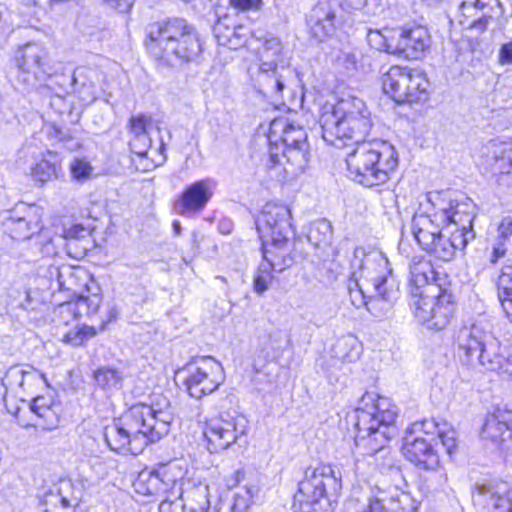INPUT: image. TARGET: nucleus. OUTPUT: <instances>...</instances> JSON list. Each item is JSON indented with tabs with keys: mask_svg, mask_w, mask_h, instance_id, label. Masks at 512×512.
Returning a JSON list of instances; mask_svg holds the SVG:
<instances>
[{
	"mask_svg": "<svg viewBox=\"0 0 512 512\" xmlns=\"http://www.w3.org/2000/svg\"><path fill=\"white\" fill-rule=\"evenodd\" d=\"M414 316L427 329L443 330L451 322L455 312L453 296L445 290L433 293H413Z\"/></svg>",
	"mask_w": 512,
	"mask_h": 512,
	"instance_id": "10",
	"label": "nucleus"
},
{
	"mask_svg": "<svg viewBox=\"0 0 512 512\" xmlns=\"http://www.w3.org/2000/svg\"><path fill=\"white\" fill-rule=\"evenodd\" d=\"M507 251L508 244L493 240V243L491 245V253L489 257L490 263L496 264L500 259L505 257Z\"/></svg>",
	"mask_w": 512,
	"mask_h": 512,
	"instance_id": "60",
	"label": "nucleus"
},
{
	"mask_svg": "<svg viewBox=\"0 0 512 512\" xmlns=\"http://www.w3.org/2000/svg\"><path fill=\"white\" fill-rule=\"evenodd\" d=\"M482 435L502 451L504 439L512 435V411L498 409L489 415L484 423Z\"/></svg>",
	"mask_w": 512,
	"mask_h": 512,
	"instance_id": "30",
	"label": "nucleus"
},
{
	"mask_svg": "<svg viewBox=\"0 0 512 512\" xmlns=\"http://www.w3.org/2000/svg\"><path fill=\"white\" fill-rule=\"evenodd\" d=\"M70 175L73 180L79 183L88 181L93 174V167L84 158L75 157L69 165Z\"/></svg>",
	"mask_w": 512,
	"mask_h": 512,
	"instance_id": "51",
	"label": "nucleus"
},
{
	"mask_svg": "<svg viewBox=\"0 0 512 512\" xmlns=\"http://www.w3.org/2000/svg\"><path fill=\"white\" fill-rule=\"evenodd\" d=\"M54 401L51 397L37 396L33 398L31 410L49 425H55L57 414L53 410Z\"/></svg>",
	"mask_w": 512,
	"mask_h": 512,
	"instance_id": "46",
	"label": "nucleus"
},
{
	"mask_svg": "<svg viewBox=\"0 0 512 512\" xmlns=\"http://www.w3.org/2000/svg\"><path fill=\"white\" fill-rule=\"evenodd\" d=\"M435 238L433 243H429L422 250L444 262L453 260L457 251L464 249L469 241L467 234L457 233L451 228L445 229Z\"/></svg>",
	"mask_w": 512,
	"mask_h": 512,
	"instance_id": "24",
	"label": "nucleus"
},
{
	"mask_svg": "<svg viewBox=\"0 0 512 512\" xmlns=\"http://www.w3.org/2000/svg\"><path fill=\"white\" fill-rule=\"evenodd\" d=\"M370 116L361 99L347 98L324 105L319 119L322 138L328 144L340 148L345 141H352L353 148L346 156L347 169L352 179L365 187L388 182L399 164L390 142L366 138L372 127Z\"/></svg>",
	"mask_w": 512,
	"mask_h": 512,
	"instance_id": "1",
	"label": "nucleus"
},
{
	"mask_svg": "<svg viewBox=\"0 0 512 512\" xmlns=\"http://www.w3.org/2000/svg\"><path fill=\"white\" fill-rule=\"evenodd\" d=\"M308 24L311 36L323 41L335 33V13L328 6L318 5L313 8Z\"/></svg>",
	"mask_w": 512,
	"mask_h": 512,
	"instance_id": "33",
	"label": "nucleus"
},
{
	"mask_svg": "<svg viewBox=\"0 0 512 512\" xmlns=\"http://www.w3.org/2000/svg\"><path fill=\"white\" fill-rule=\"evenodd\" d=\"M5 231L15 240H27L42 229L41 209L35 205L20 204L2 216Z\"/></svg>",
	"mask_w": 512,
	"mask_h": 512,
	"instance_id": "16",
	"label": "nucleus"
},
{
	"mask_svg": "<svg viewBox=\"0 0 512 512\" xmlns=\"http://www.w3.org/2000/svg\"><path fill=\"white\" fill-rule=\"evenodd\" d=\"M229 5L242 12L258 11L263 6V0H228Z\"/></svg>",
	"mask_w": 512,
	"mask_h": 512,
	"instance_id": "58",
	"label": "nucleus"
},
{
	"mask_svg": "<svg viewBox=\"0 0 512 512\" xmlns=\"http://www.w3.org/2000/svg\"><path fill=\"white\" fill-rule=\"evenodd\" d=\"M256 228L262 239L280 236L294 237L290 208L281 203L265 204L256 220Z\"/></svg>",
	"mask_w": 512,
	"mask_h": 512,
	"instance_id": "18",
	"label": "nucleus"
},
{
	"mask_svg": "<svg viewBox=\"0 0 512 512\" xmlns=\"http://www.w3.org/2000/svg\"><path fill=\"white\" fill-rule=\"evenodd\" d=\"M456 435L454 428L445 422L439 424L434 419L415 422L406 431L403 454L423 469H434L439 464L437 440L451 455L457 448Z\"/></svg>",
	"mask_w": 512,
	"mask_h": 512,
	"instance_id": "5",
	"label": "nucleus"
},
{
	"mask_svg": "<svg viewBox=\"0 0 512 512\" xmlns=\"http://www.w3.org/2000/svg\"><path fill=\"white\" fill-rule=\"evenodd\" d=\"M341 479L329 465L309 466L294 495L295 512H318L335 502L341 490Z\"/></svg>",
	"mask_w": 512,
	"mask_h": 512,
	"instance_id": "6",
	"label": "nucleus"
},
{
	"mask_svg": "<svg viewBox=\"0 0 512 512\" xmlns=\"http://www.w3.org/2000/svg\"><path fill=\"white\" fill-rule=\"evenodd\" d=\"M447 217L441 214L438 209L427 208L425 211L416 212L411 220V232L413 237L423 249L429 243H433L436 236L445 229L447 226Z\"/></svg>",
	"mask_w": 512,
	"mask_h": 512,
	"instance_id": "21",
	"label": "nucleus"
},
{
	"mask_svg": "<svg viewBox=\"0 0 512 512\" xmlns=\"http://www.w3.org/2000/svg\"><path fill=\"white\" fill-rule=\"evenodd\" d=\"M81 490L71 479H60L39 495V512H78Z\"/></svg>",
	"mask_w": 512,
	"mask_h": 512,
	"instance_id": "17",
	"label": "nucleus"
},
{
	"mask_svg": "<svg viewBox=\"0 0 512 512\" xmlns=\"http://www.w3.org/2000/svg\"><path fill=\"white\" fill-rule=\"evenodd\" d=\"M58 282L61 288L79 294L85 288L90 292L96 283L87 271L81 267H65L58 273Z\"/></svg>",
	"mask_w": 512,
	"mask_h": 512,
	"instance_id": "34",
	"label": "nucleus"
},
{
	"mask_svg": "<svg viewBox=\"0 0 512 512\" xmlns=\"http://www.w3.org/2000/svg\"><path fill=\"white\" fill-rule=\"evenodd\" d=\"M96 334V329L93 326L83 325L65 333L62 341L70 346L78 347L96 336Z\"/></svg>",
	"mask_w": 512,
	"mask_h": 512,
	"instance_id": "47",
	"label": "nucleus"
},
{
	"mask_svg": "<svg viewBox=\"0 0 512 512\" xmlns=\"http://www.w3.org/2000/svg\"><path fill=\"white\" fill-rule=\"evenodd\" d=\"M335 63L338 68L346 72L357 70V56L352 49L340 50L335 57Z\"/></svg>",
	"mask_w": 512,
	"mask_h": 512,
	"instance_id": "53",
	"label": "nucleus"
},
{
	"mask_svg": "<svg viewBox=\"0 0 512 512\" xmlns=\"http://www.w3.org/2000/svg\"><path fill=\"white\" fill-rule=\"evenodd\" d=\"M181 504L173 502L169 496L164 498L159 504V512H177Z\"/></svg>",
	"mask_w": 512,
	"mask_h": 512,
	"instance_id": "62",
	"label": "nucleus"
},
{
	"mask_svg": "<svg viewBox=\"0 0 512 512\" xmlns=\"http://www.w3.org/2000/svg\"><path fill=\"white\" fill-rule=\"evenodd\" d=\"M270 240V244L263 246V261L272 267L275 273H281L294 263V240L293 237L286 236Z\"/></svg>",
	"mask_w": 512,
	"mask_h": 512,
	"instance_id": "25",
	"label": "nucleus"
},
{
	"mask_svg": "<svg viewBox=\"0 0 512 512\" xmlns=\"http://www.w3.org/2000/svg\"><path fill=\"white\" fill-rule=\"evenodd\" d=\"M396 35V28L370 29L367 33V42L371 48L377 51L396 55L399 53V42H397Z\"/></svg>",
	"mask_w": 512,
	"mask_h": 512,
	"instance_id": "36",
	"label": "nucleus"
},
{
	"mask_svg": "<svg viewBox=\"0 0 512 512\" xmlns=\"http://www.w3.org/2000/svg\"><path fill=\"white\" fill-rule=\"evenodd\" d=\"M280 139L282 146H306L307 134L301 126H295L285 118L275 119L270 124V145Z\"/></svg>",
	"mask_w": 512,
	"mask_h": 512,
	"instance_id": "31",
	"label": "nucleus"
},
{
	"mask_svg": "<svg viewBox=\"0 0 512 512\" xmlns=\"http://www.w3.org/2000/svg\"><path fill=\"white\" fill-rule=\"evenodd\" d=\"M17 66V80L26 89L36 88L37 84L45 81L52 72L47 51L35 43H29L19 50Z\"/></svg>",
	"mask_w": 512,
	"mask_h": 512,
	"instance_id": "13",
	"label": "nucleus"
},
{
	"mask_svg": "<svg viewBox=\"0 0 512 512\" xmlns=\"http://www.w3.org/2000/svg\"><path fill=\"white\" fill-rule=\"evenodd\" d=\"M512 236V219L509 216L503 217L497 226L495 241L509 244Z\"/></svg>",
	"mask_w": 512,
	"mask_h": 512,
	"instance_id": "56",
	"label": "nucleus"
},
{
	"mask_svg": "<svg viewBox=\"0 0 512 512\" xmlns=\"http://www.w3.org/2000/svg\"><path fill=\"white\" fill-rule=\"evenodd\" d=\"M211 489L207 479L193 481L184 490L178 488V496L182 499V512H208Z\"/></svg>",
	"mask_w": 512,
	"mask_h": 512,
	"instance_id": "27",
	"label": "nucleus"
},
{
	"mask_svg": "<svg viewBox=\"0 0 512 512\" xmlns=\"http://www.w3.org/2000/svg\"><path fill=\"white\" fill-rule=\"evenodd\" d=\"M397 408L393 402L374 392H366L356 410L355 443L374 454L395 435Z\"/></svg>",
	"mask_w": 512,
	"mask_h": 512,
	"instance_id": "4",
	"label": "nucleus"
},
{
	"mask_svg": "<svg viewBox=\"0 0 512 512\" xmlns=\"http://www.w3.org/2000/svg\"><path fill=\"white\" fill-rule=\"evenodd\" d=\"M248 421L243 416L215 417L206 421L204 436L211 453L226 450L240 437L246 435Z\"/></svg>",
	"mask_w": 512,
	"mask_h": 512,
	"instance_id": "14",
	"label": "nucleus"
},
{
	"mask_svg": "<svg viewBox=\"0 0 512 512\" xmlns=\"http://www.w3.org/2000/svg\"><path fill=\"white\" fill-rule=\"evenodd\" d=\"M357 274L358 272L356 271L352 272L351 277L354 280L351 281L349 285V294L352 304L357 308L365 306L373 316L383 317L391 309L393 303L382 299V297H379L375 292L371 296H366L364 291L366 284L364 282L360 283Z\"/></svg>",
	"mask_w": 512,
	"mask_h": 512,
	"instance_id": "29",
	"label": "nucleus"
},
{
	"mask_svg": "<svg viewBox=\"0 0 512 512\" xmlns=\"http://www.w3.org/2000/svg\"><path fill=\"white\" fill-rule=\"evenodd\" d=\"M146 34L147 49L167 64L196 61L202 53L198 33L184 19L154 22L148 25Z\"/></svg>",
	"mask_w": 512,
	"mask_h": 512,
	"instance_id": "3",
	"label": "nucleus"
},
{
	"mask_svg": "<svg viewBox=\"0 0 512 512\" xmlns=\"http://www.w3.org/2000/svg\"><path fill=\"white\" fill-rule=\"evenodd\" d=\"M512 169V160L510 157L506 156V151L503 155L493 164L491 174L492 175H503L509 174Z\"/></svg>",
	"mask_w": 512,
	"mask_h": 512,
	"instance_id": "59",
	"label": "nucleus"
},
{
	"mask_svg": "<svg viewBox=\"0 0 512 512\" xmlns=\"http://www.w3.org/2000/svg\"><path fill=\"white\" fill-rule=\"evenodd\" d=\"M159 480H161V484H163V489L166 494L170 493L171 496L177 498L178 488H182L180 485V481L183 479L185 475V468L178 460H171L166 463H158L154 467Z\"/></svg>",
	"mask_w": 512,
	"mask_h": 512,
	"instance_id": "35",
	"label": "nucleus"
},
{
	"mask_svg": "<svg viewBox=\"0 0 512 512\" xmlns=\"http://www.w3.org/2000/svg\"><path fill=\"white\" fill-rule=\"evenodd\" d=\"M331 354L342 362H353L360 357L361 344L356 336L348 334L336 340L331 348Z\"/></svg>",
	"mask_w": 512,
	"mask_h": 512,
	"instance_id": "38",
	"label": "nucleus"
},
{
	"mask_svg": "<svg viewBox=\"0 0 512 512\" xmlns=\"http://www.w3.org/2000/svg\"><path fill=\"white\" fill-rule=\"evenodd\" d=\"M134 490L141 495L147 496H165L166 493L163 489V484L155 471L143 470L141 471L133 483Z\"/></svg>",
	"mask_w": 512,
	"mask_h": 512,
	"instance_id": "39",
	"label": "nucleus"
},
{
	"mask_svg": "<svg viewBox=\"0 0 512 512\" xmlns=\"http://www.w3.org/2000/svg\"><path fill=\"white\" fill-rule=\"evenodd\" d=\"M505 145L496 141H489L483 144L477 152V164L485 173H490L494 162L505 152Z\"/></svg>",
	"mask_w": 512,
	"mask_h": 512,
	"instance_id": "43",
	"label": "nucleus"
},
{
	"mask_svg": "<svg viewBox=\"0 0 512 512\" xmlns=\"http://www.w3.org/2000/svg\"><path fill=\"white\" fill-rule=\"evenodd\" d=\"M86 292L87 294H85L84 291L79 293V296L76 300L78 314H80V316L82 314L89 315L96 313L102 302V297L99 292H93L91 294H89L88 291Z\"/></svg>",
	"mask_w": 512,
	"mask_h": 512,
	"instance_id": "49",
	"label": "nucleus"
},
{
	"mask_svg": "<svg viewBox=\"0 0 512 512\" xmlns=\"http://www.w3.org/2000/svg\"><path fill=\"white\" fill-rule=\"evenodd\" d=\"M498 299L507 319L512 323V267L502 270L497 282Z\"/></svg>",
	"mask_w": 512,
	"mask_h": 512,
	"instance_id": "41",
	"label": "nucleus"
},
{
	"mask_svg": "<svg viewBox=\"0 0 512 512\" xmlns=\"http://www.w3.org/2000/svg\"><path fill=\"white\" fill-rule=\"evenodd\" d=\"M426 200L429 206L438 209L448 218V229L467 234L469 240L474 238L472 223L475 218V206L470 199L457 201L452 199L449 192L431 191L427 193Z\"/></svg>",
	"mask_w": 512,
	"mask_h": 512,
	"instance_id": "11",
	"label": "nucleus"
},
{
	"mask_svg": "<svg viewBox=\"0 0 512 512\" xmlns=\"http://www.w3.org/2000/svg\"><path fill=\"white\" fill-rule=\"evenodd\" d=\"M438 281L437 272L432 263L422 257H414L410 264L409 282L414 287L413 293H433L441 290Z\"/></svg>",
	"mask_w": 512,
	"mask_h": 512,
	"instance_id": "26",
	"label": "nucleus"
},
{
	"mask_svg": "<svg viewBox=\"0 0 512 512\" xmlns=\"http://www.w3.org/2000/svg\"><path fill=\"white\" fill-rule=\"evenodd\" d=\"M55 313L62 318L63 322L68 323L70 320L75 319L80 316L78 314V307L75 302H65L60 304Z\"/></svg>",
	"mask_w": 512,
	"mask_h": 512,
	"instance_id": "57",
	"label": "nucleus"
},
{
	"mask_svg": "<svg viewBox=\"0 0 512 512\" xmlns=\"http://www.w3.org/2000/svg\"><path fill=\"white\" fill-rule=\"evenodd\" d=\"M123 378V373L114 368L101 367L94 372V380L103 389L120 388Z\"/></svg>",
	"mask_w": 512,
	"mask_h": 512,
	"instance_id": "45",
	"label": "nucleus"
},
{
	"mask_svg": "<svg viewBox=\"0 0 512 512\" xmlns=\"http://www.w3.org/2000/svg\"><path fill=\"white\" fill-rule=\"evenodd\" d=\"M289 61L279 38H267L258 52L257 63L249 68V74L260 92L278 96L286 86L290 74Z\"/></svg>",
	"mask_w": 512,
	"mask_h": 512,
	"instance_id": "7",
	"label": "nucleus"
},
{
	"mask_svg": "<svg viewBox=\"0 0 512 512\" xmlns=\"http://www.w3.org/2000/svg\"><path fill=\"white\" fill-rule=\"evenodd\" d=\"M472 498L475 505L488 512H512V485L508 482L478 485Z\"/></svg>",
	"mask_w": 512,
	"mask_h": 512,
	"instance_id": "20",
	"label": "nucleus"
},
{
	"mask_svg": "<svg viewBox=\"0 0 512 512\" xmlns=\"http://www.w3.org/2000/svg\"><path fill=\"white\" fill-rule=\"evenodd\" d=\"M459 13V22L464 28L483 33L502 9L499 0H462Z\"/></svg>",
	"mask_w": 512,
	"mask_h": 512,
	"instance_id": "19",
	"label": "nucleus"
},
{
	"mask_svg": "<svg viewBox=\"0 0 512 512\" xmlns=\"http://www.w3.org/2000/svg\"><path fill=\"white\" fill-rule=\"evenodd\" d=\"M151 138L149 134L132 136L129 142L131 151L138 156H146L151 148Z\"/></svg>",
	"mask_w": 512,
	"mask_h": 512,
	"instance_id": "55",
	"label": "nucleus"
},
{
	"mask_svg": "<svg viewBox=\"0 0 512 512\" xmlns=\"http://www.w3.org/2000/svg\"><path fill=\"white\" fill-rule=\"evenodd\" d=\"M215 183L206 178L188 185L176 202L181 215L195 214L202 211L213 196Z\"/></svg>",
	"mask_w": 512,
	"mask_h": 512,
	"instance_id": "22",
	"label": "nucleus"
},
{
	"mask_svg": "<svg viewBox=\"0 0 512 512\" xmlns=\"http://www.w3.org/2000/svg\"><path fill=\"white\" fill-rule=\"evenodd\" d=\"M275 271L266 262L262 261L254 275L253 287L257 294H263L268 290L274 278Z\"/></svg>",
	"mask_w": 512,
	"mask_h": 512,
	"instance_id": "50",
	"label": "nucleus"
},
{
	"mask_svg": "<svg viewBox=\"0 0 512 512\" xmlns=\"http://www.w3.org/2000/svg\"><path fill=\"white\" fill-rule=\"evenodd\" d=\"M409 88L406 103H415L426 100L428 96L429 82L425 75L416 69L409 68Z\"/></svg>",
	"mask_w": 512,
	"mask_h": 512,
	"instance_id": "42",
	"label": "nucleus"
},
{
	"mask_svg": "<svg viewBox=\"0 0 512 512\" xmlns=\"http://www.w3.org/2000/svg\"><path fill=\"white\" fill-rule=\"evenodd\" d=\"M59 169L58 157L55 153L47 152L30 169L31 177L44 184L57 175Z\"/></svg>",
	"mask_w": 512,
	"mask_h": 512,
	"instance_id": "40",
	"label": "nucleus"
},
{
	"mask_svg": "<svg viewBox=\"0 0 512 512\" xmlns=\"http://www.w3.org/2000/svg\"><path fill=\"white\" fill-rule=\"evenodd\" d=\"M498 62L503 66H512V41L501 45L498 52Z\"/></svg>",
	"mask_w": 512,
	"mask_h": 512,
	"instance_id": "61",
	"label": "nucleus"
},
{
	"mask_svg": "<svg viewBox=\"0 0 512 512\" xmlns=\"http://www.w3.org/2000/svg\"><path fill=\"white\" fill-rule=\"evenodd\" d=\"M399 53L411 59L420 58L430 48V35L423 26L396 28Z\"/></svg>",
	"mask_w": 512,
	"mask_h": 512,
	"instance_id": "23",
	"label": "nucleus"
},
{
	"mask_svg": "<svg viewBox=\"0 0 512 512\" xmlns=\"http://www.w3.org/2000/svg\"><path fill=\"white\" fill-rule=\"evenodd\" d=\"M184 371L186 390L196 399L214 392L225 380L221 363L212 357L197 358Z\"/></svg>",
	"mask_w": 512,
	"mask_h": 512,
	"instance_id": "12",
	"label": "nucleus"
},
{
	"mask_svg": "<svg viewBox=\"0 0 512 512\" xmlns=\"http://www.w3.org/2000/svg\"><path fill=\"white\" fill-rule=\"evenodd\" d=\"M309 162V147L282 146L274 142L269 147L267 165L277 171L283 180H293L301 175Z\"/></svg>",
	"mask_w": 512,
	"mask_h": 512,
	"instance_id": "15",
	"label": "nucleus"
},
{
	"mask_svg": "<svg viewBox=\"0 0 512 512\" xmlns=\"http://www.w3.org/2000/svg\"><path fill=\"white\" fill-rule=\"evenodd\" d=\"M332 237V226L327 220L321 219L310 226L307 238L316 248L327 246Z\"/></svg>",
	"mask_w": 512,
	"mask_h": 512,
	"instance_id": "44",
	"label": "nucleus"
},
{
	"mask_svg": "<svg viewBox=\"0 0 512 512\" xmlns=\"http://www.w3.org/2000/svg\"><path fill=\"white\" fill-rule=\"evenodd\" d=\"M43 384L47 385L44 374L32 366L26 365V374L23 381V387H21L20 390V395L23 394L30 396Z\"/></svg>",
	"mask_w": 512,
	"mask_h": 512,
	"instance_id": "48",
	"label": "nucleus"
},
{
	"mask_svg": "<svg viewBox=\"0 0 512 512\" xmlns=\"http://www.w3.org/2000/svg\"><path fill=\"white\" fill-rule=\"evenodd\" d=\"M26 374L25 366H13L9 368L2 379L3 385L7 389H11L16 394L20 395L21 387H23V381Z\"/></svg>",
	"mask_w": 512,
	"mask_h": 512,
	"instance_id": "52",
	"label": "nucleus"
},
{
	"mask_svg": "<svg viewBox=\"0 0 512 512\" xmlns=\"http://www.w3.org/2000/svg\"><path fill=\"white\" fill-rule=\"evenodd\" d=\"M258 493L259 487L257 485H245L233 495L230 501H220L219 503L227 512H248Z\"/></svg>",
	"mask_w": 512,
	"mask_h": 512,
	"instance_id": "37",
	"label": "nucleus"
},
{
	"mask_svg": "<svg viewBox=\"0 0 512 512\" xmlns=\"http://www.w3.org/2000/svg\"><path fill=\"white\" fill-rule=\"evenodd\" d=\"M173 418L169 399L155 395L150 403L132 405L119 422L105 428L104 438L111 450L138 455L168 434Z\"/></svg>",
	"mask_w": 512,
	"mask_h": 512,
	"instance_id": "2",
	"label": "nucleus"
},
{
	"mask_svg": "<svg viewBox=\"0 0 512 512\" xmlns=\"http://www.w3.org/2000/svg\"><path fill=\"white\" fill-rule=\"evenodd\" d=\"M351 267L359 270V280L371 284L379 297L394 303L398 297V288L392 278L390 263L381 251L365 253L362 248H356Z\"/></svg>",
	"mask_w": 512,
	"mask_h": 512,
	"instance_id": "9",
	"label": "nucleus"
},
{
	"mask_svg": "<svg viewBox=\"0 0 512 512\" xmlns=\"http://www.w3.org/2000/svg\"><path fill=\"white\" fill-rule=\"evenodd\" d=\"M504 446L502 448V451L505 452V453H510L512 454V435L511 436H507L506 439H504Z\"/></svg>",
	"mask_w": 512,
	"mask_h": 512,
	"instance_id": "64",
	"label": "nucleus"
},
{
	"mask_svg": "<svg viewBox=\"0 0 512 512\" xmlns=\"http://www.w3.org/2000/svg\"><path fill=\"white\" fill-rule=\"evenodd\" d=\"M409 68L392 66L382 76V88L396 103H406L409 88Z\"/></svg>",
	"mask_w": 512,
	"mask_h": 512,
	"instance_id": "32",
	"label": "nucleus"
},
{
	"mask_svg": "<svg viewBox=\"0 0 512 512\" xmlns=\"http://www.w3.org/2000/svg\"><path fill=\"white\" fill-rule=\"evenodd\" d=\"M459 346L470 363L477 361L486 371H500L507 365L498 339L478 324L460 331Z\"/></svg>",
	"mask_w": 512,
	"mask_h": 512,
	"instance_id": "8",
	"label": "nucleus"
},
{
	"mask_svg": "<svg viewBox=\"0 0 512 512\" xmlns=\"http://www.w3.org/2000/svg\"><path fill=\"white\" fill-rule=\"evenodd\" d=\"M129 124L131 137L142 134H149V129L152 126V119L149 116L136 115L131 117Z\"/></svg>",
	"mask_w": 512,
	"mask_h": 512,
	"instance_id": "54",
	"label": "nucleus"
},
{
	"mask_svg": "<svg viewBox=\"0 0 512 512\" xmlns=\"http://www.w3.org/2000/svg\"><path fill=\"white\" fill-rule=\"evenodd\" d=\"M233 229V223L229 219H222L219 222V230L223 234H229L231 233Z\"/></svg>",
	"mask_w": 512,
	"mask_h": 512,
	"instance_id": "63",
	"label": "nucleus"
},
{
	"mask_svg": "<svg viewBox=\"0 0 512 512\" xmlns=\"http://www.w3.org/2000/svg\"><path fill=\"white\" fill-rule=\"evenodd\" d=\"M213 31L219 45L233 50L243 47L251 35L248 27L235 25L234 19L228 15L218 18Z\"/></svg>",
	"mask_w": 512,
	"mask_h": 512,
	"instance_id": "28",
	"label": "nucleus"
}]
</instances>
